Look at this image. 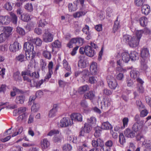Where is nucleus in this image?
Here are the masks:
<instances>
[{"instance_id":"nucleus-1","label":"nucleus","mask_w":151,"mask_h":151,"mask_svg":"<svg viewBox=\"0 0 151 151\" xmlns=\"http://www.w3.org/2000/svg\"><path fill=\"white\" fill-rule=\"evenodd\" d=\"M141 69L146 70L147 68V63L150 56L148 49L145 47L143 48L141 50Z\"/></svg>"},{"instance_id":"nucleus-2","label":"nucleus","mask_w":151,"mask_h":151,"mask_svg":"<svg viewBox=\"0 0 151 151\" xmlns=\"http://www.w3.org/2000/svg\"><path fill=\"white\" fill-rule=\"evenodd\" d=\"M123 40L124 42L128 43L129 46L132 47H137L140 41V40L136 36H132L128 35H124Z\"/></svg>"},{"instance_id":"nucleus-3","label":"nucleus","mask_w":151,"mask_h":151,"mask_svg":"<svg viewBox=\"0 0 151 151\" xmlns=\"http://www.w3.org/2000/svg\"><path fill=\"white\" fill-rule=\"evenodd\" d=\"M130 74L131 77L134 79H136L138 83L142 84L144 83L142 79L139 77V73L136 69L132 68Z\"/></svg>"},{"instance_id":"nucleus-4","label":"nucleus","mask_w":151,"mask_h":151,"mask_svg":"<svg viewBox=\"0 0 151 151\" xmlns=\"http://www.w3.org/2000/svg\"><path fill=\"white\" fill-rule=\"evenodd\" d=\"M106 78L109 87L112 89H115L118 86L117 83L115 78L112 76L108 75Z\"/></svg>"},{"instance_id":"nucleus-5","label":"nucleus","mask_w":151,"mask_h":151,"mask_svg":"<svg viewBox=\"0 0 151 151\" xmlns=\"http://www.w3.org/2000/svg\"><path fill=\"white\" fill-rule=\"evenodd\" d=\"M73 124V122L71 119L68 117H63L60 121L58 125L61 127H66Z\"/></svg>"},{"instance_id":"nucleus-6","label":"nucleus","mask_w":151,"mask_h":151,"mask_svg":"<svg viewBox=\"0 0 151 151\" xmlns=\"http://www.w3.org/2000/svg\"><path fill=\"white\" fill-rule=\"evenodd\" d=\"M44 34L43 35V41L46 42H51L53 39V35L49 32L48 29H45Z\"/></svg>"},{"instance_id":"nucleus-7","label":"nucleus","mask_w":151,"mask_h":151,"mask_svg":"<svg viewBox=\"0 0 151 151\" xmlns=\"http://www.w3.org/2000/svg\"><path fill=\"white\" fill-rule=\"evenodd\" d=\"M24 49L26 52H27L28 54L31 52L32 54L35 53V52L34 50V46L33 44L30 42H25L24 45Z\"/></svg>"},{"instance_id":"nucleus-8","label":"nucleus","mask_w":151,"mask_h":151,"mask_svg":"<svg viewBox=\"0 0 151 151\" xmlns=\"http://www.w3.org/2000/svg\"><path fill=\"white\" fill-rule=\"evenodd\" d=\"M130 27L132 32H136V35L135 36L139 39L140 40L143 33V30H140L136 31L134 23L132 21L131 22V25L130 26Z\"/></svg>"},{"instance_id":"nucleus-9","label":"nucleus","mask_w":151,"mask_h":151,"mask_svg":"<svg viewBox=\"0 0 151 151\" xmlns=\"http://www.w3.org/2000/svg\"><path fill=\"white\" fill-rule=\"evenodd\" d=\"M45 79L44 80L41 79L40 81H38L37 79L33 78L32 79V82L30 84L32 87H35L37 88H40L41 85L43 83L44 81H45Z\"/></svg>"},{"instance_id":"nucleus-10","label":"nucleus","mask_w":151,"mask_h":151,"mask_svg":"<svg viewBox=\"0 0 151 151\" xmlns=\"http://www.w3.org/2000/svg\"><path fill=\"white\" fill-rule=\"evenodd\" d=\"M71 120L78 122H81L82 120V116L81 114L79 113H74L70 115Z\"/></svg>"},{"instance_id":"nucleus-11","label":"nucleus","mask_w":151,"mask_h":151,"mask_svg":"<svg viewBox=\"0 0 151 151\" xmlns=\"http://www.w3.org/2000/svg\"><path fill=\"white\" fill-rule=\"evenodd\" d=\"M90 70L92 75H96L97 73V64L95 62L92 63L90 66Z\"/></svg>"},{"instance_id":"nucleus-12","label":"nucleus","mask_w":151,"mask_h":151,"mask_svg":"<svg viewBox=\"0 0 151 151\" xmlns=\"http://www.w3.org/2000/svg\"><path fill=\"white\" fill-rule=\"evenodd\" d=\"M95 50L91 47L89 45L86 46V55L90 57H93L95 54Z\"/></svg>"},{"instance_id":"nucleus-13","label":"nucleus","mask_w":151,"mask_h":151,"mask_svg":"<svg viewBox=\"0 0 151 151\" xmlns=\"http://www.w3.org/2000/svg\"><path fill=\"white\" fill-rule=\"evenodd\" d=\"M21 48V46L17 42H14L12 45L10 46L9 49L11 51L14 52Z\"/></svg>"},{"instance_id":"nucleus-14","label":"nucleus","mask_w":151,"mask_h":151,"mask_svg":"<svg viewBox=\"0 0 151 151\" xmlns=\"http://www.w3.org/2000/svg\"><path fill=\"white\" fill-rule=\"evenodd\" d=\"M41 146L43 149L47 148L50 145V142L45 138L41 140L40 142Z\"/></svg>"},{"instance_id":"nucleus-15","label":"nucleus","mask_w":151,"mask_h":151,"mask_svg":"<svg viewBox=\"0 0 151 151\" xmlns=\"http://www.w3.org/2000/svg\"><path fill=\"white\" fill-rule=\"evenodd\" d=\"M78 1V0L76 1L73 2V4L72 3H70L68 5V8L69 12H72L76 11L77 8V3Z\"/></svg>"},{"instance_id":"nucleus-16","label":"nucleus","mask_w":151,"mask_h":151,"mask_svg":"<svg viewBox=\"0 0 151 151\" xmlns=\"http://www.w3.org/2000/svg\"><path fill=\"white\" fill-rule=\"evenodd\" d=\"M150 11V8L149 5L147 4H144L142 5V12L143 14L147 15L149 14Z\"/></svg>"},{"instance_id":"nucleus-17","label":"nucleus","mask_w":151,"mask_h":151,"mask_svg":"<svg viewBox=\"0 0 151 151\" xmlns=\"http://www.w3.org/2000/svg\"><path fill=\"white\" fill-rule=\"evenodd\" d=\"M98 148L99 150H100L101 151H106L107 149H105L104 147V143L102 140L100 138L97 139V143Z\"/></svg>"},{"instance_id":"nucleus-18","label":"nucleus","mask_w":151,"mask_h":151,"mask_svg":"<svg viewBox=\"0 0 151 151\" xmlns=\"http://www.w3.org/2000/svg\"><path fill=\"white\" fill-rule=\"evenodd\" d=\"M0 22L3 24H8L9 22V16H0Z\"/></svg>"},{"instance_id":"nucleus-19","label":"nucleus","mask_w":151,"mask_h":151,"mask_svg":"<svg viewBox=\"0 0 151 151\" xmlns=\"http://www.w3.org/2000/svg\"><path fill=\"white\" fill-rule=\"evenodd\" d=\"M25 99V96L24 95H21L16 96L15 102L17 104H22L24 103Z\"/></svg>"},{"instance_id":"nucleus-20","label":"nucleus","mask_w":151,"mask_h":151,"mask_svg":"<svg viewBox=\"0 0 151 151\" xmlns=\"http://www.w3.org/2000/svg\"><path fill=\"white\" fill-rule=\"evenodd\" d=\"M122 60L125 63H127L130 60V55L127 52H123L121 54Z\"/></svg>"},{"instance_id":"nucleus-21","label":"nucleus","mask_w":151,"mask_h":151,"mask_svg":"<svg viewBox=\"0 0 151 151\" xmlns=\"http://www.w3.org/2000/svg\"><path fill=\"white\" fill-rule=\"evenodd\" d=\"M10 16V19L12 22L15 24L17 23L18 18L16 14L12 12L9 13Z\"/></svg>"},{"instance_id":"nucleus-22","label":"nucleus","mask_w":151,"mask_h":151,"mask_svg":"<svg viewBox=\"0 0 151 151\" xmlns=\"http://www.w3.org/2000/svg\"><path fill=\"white\" fill-rule=\"evenodd\" d=\"M101 127L102 129H110L111 130L113 131V130H112L113 128L112 127L108 122H105L103 123L101 125Z\"/></svg>"},{"instance_id":"nucleus-23","label":"nucleus","mask_w":151,"mask_h":151,"mask_svg":"<svg viewBox=\"0 0 151 151\" xmlns=\"http://www.w3.org/2000/svg\"><path fill=\"white\" fill-rule=\"evenodd\" d=\"M84 97L86 99H89L91 100L94 99L95 95L92 91H90L86 93L84 95Z\"/></svg>"},{"instance_id":"nucleus-24","label":"nucleus","mask_w":151,"mask_h":151,"mask_svg":"<svg viewBox=\"0 0 151 151\" xmlns=\"http://www.w3.org/2000/svg\"><path fill=\"white\" fill-rule=\"evenodd\" d=\"M92 129V126L86 123L84 124V127L81 129L80 132H89Z\"/></svg>"},{"instance_id":"nucleus-25","label":"nucleus","mask_w":151,"mask_h":151,"mask_svg":"<svg viewBox=\"0 0 151 151\" xmlns=\"http://www.w3.org/2000/svg\"><path fill=\"white\" fill-rule=\"evenodd\" d=\"M112 101L111 99L108 97H106L103 100V104L105 107H108L112 104Z\"/></svg>"},{"instance_id":"nucleus-26","label":"nucleus","mask_w":151,"mask_h":151,"mask_svg":"<svg viewBox=\"0 0 151 151\" xmlns=\"http://www.w3.org/2000/svg\"><path fill=\"white\" fill-rule=\"evenodd\" d=\"M142 126L139 124L138 122H136L133 125L132 127V129L134 132L140 131Z\"/></svg>"},{"instance_id":"nucleus-27","label":"nucleus","mask_w":151,"mask_h":151,"mask_svg":"<svg viewBox=\"0 0 151 151\" xmlns=\"http://www.w3.org/2000/svg\"><path fill=\"white\" fill-rule=\"evenodd\" d=\"M73 40H75L76 41L74 42L75 44H76L77 46L79 47L82 45L84 42V39L81 37H77L73 38Z\"/></svg>"},{"instance_id":"nucleus-28","label":"nucleus","mask_w":151,"mask_h":151,"mask_svg":"<svg viewBox=\"0 0 151 151\" xmlns=\"http://www.w3.org/2000/svg\"><path fill=\"white\" fill-rule=\"evenodd\" d=\"M130 58L132 60H135L139 58L138 54L135 51H132L130 55Z\"/></svg>"},{"instance_id":"nucleus-29","label":"nucleus","mask_w":151,"mask_h":151,"mask_svg":"<svg viewBox=\"0 0 151 151\" xmlns=\"http://www.w3.org/2000/svg\"><path fill=\"white\" fill-rule=\"evenodd\" d=\"M13 77L15 81L19 82H21L22 81L21 76H20V73L18 71H17L14 73Z\"/></svg>"},{"instance_id":"nucleus-30","label":"nucleus","mask_w":151,"mask_h":151,"mask_svg":"<svg viewBox=\"0 0 151 151\" xmlns=\"http://www.w3.org/2000/svg\"><path fill=\"white\" fill-rule=\"evenodd\" d=\"M96 122V118L93 116L91 117L90 118L87 119V124L91 126H94Z\"/></svg>"},{"instance_id":"nucleus-31","label":"nucleus","mask_w":151,"mask_h":151,"mask_svg":"<svg viewBox=\"0 0 151 151\" xmlns=\"http://www.w3.org/2000/svg\"><path fill=\"white\" fill-rule=\"evenodd\" d=\"M86 13V11H78L75 13L73 14V16L74 18H79L84 15Z\"/></svg>"},{"instance_id":"nucleus-32","label":"nucleus","mask_w":151,"mask_h":151,"mask_svg":"<svg viewBox=\"0 0 151 151\" xmlns=\"http://www.w3.org/2000/svg\"><path fill=\"white\" fill-rule=\"evenodd\" d=\"M139 22L141 26H145L147 24V19L145 17H142L140 19Z\"/></svg>"},{"instance_id":"nucleus-33","label":"nucleus","mask_w":151,"mask_h":151,"mask_svg":"<svg viewBox=\"0 0 151 151\" xmlns=\"http://www.w3.org/2000/svg\"><path fill=\"white\" fill-rule=\"evenodd\" d=\"M12 29L10 27H4V30L3 31V33L6 34V35L9 37L10 35V33L12 31Z\"/></svg>"},{"instance_id":"nucleus-34","label":"nucleus","mask_w":151,"mask_h":151,"mask_svg":"<svg viewBox=\"0 0 151 151\" xmlns=\"http://www.w3.org/2000/svg\"><path fill=\"white\" fill-rule=\"evenodd\" d=\"M88 145L86 143H83L82 146L79 147L78 151H86L88 149Z\"/></svg>"},{"instance_id":"nucleus-35","label":"nucleus","mask_w":151,"mask_h":151,"mask_svg":"<svg viewBox=\"0 0 151 151\" xmlns=\"http://www.w3.org/2000/svg\"><path fill=\"white\" fill-rule=\"evenodd\" d=\"M89 86L87 85L80 87L78 89V92L81 94L83 93L85 91L88 90Z\"/></svg>"},{"instance_id":"nucleus-36","label":"nucleus","mask_w":151,"mask_h":151,"mask_svg":"<svg viewBox=\"0 0 151 151\" xmlns=\"http://www.w3.org/2000/svg\"><path fill=\"white\" fill-rule=\"evenodd\" d=\"M22 19L24 21L27 22L30 19L29 15L28 14L25 13L21 15Z\"/></svg>"},{"instance_id":"nucleus-37","label":"nucleus","mask_w":151,"mask_h":151,"mask_svg":"<svg viewBox=\"0 0 151 151\" xmlns=\"http://www.w3.org/2000/svg\"><path fill=\"white\" fill-rule=\"evenodd\" d=\"M89 72L88 70H84L82 71V78L83 80H85L88 78Z\"/></svg>"},{"instance_id":"nucleus-38","label":"nucleus","mask_w":151,"mask_h":151,"mask_svg":"<svg viewBox=\"0 0 151 151\" xmlns=\"http://www.w3.org/2000/svg\"><path fill=\"white\" fill-rule=\"evenodd\" d=\"M86 63L85 61L83 59H80L78 61V65L81 68H84L86 67Z\"/></svg>"},{"instance_id":"nucleus-39","label":"nucleus","mask_w":151,"mask_h":151,"mask_svg":"<svg viewBox=\"0 0 151 151\" xmlns=\"http://www.w3.org/2000/svg\"><path fill=\"white\" fill-rule=\"evenodd\" d=\"M13 4L9 2H7L4 6L6 9L8 11H11L12 9Z\"/></svg>"},{"instance_id":"nucleus-40","label":"nucleus","mask_w":151,"mask_h":151,"mask_svg":"<svg viewBox=\"0 0 151 151\" xmlns=\"http://www.w3.org/2000/svg\"><path fill=\"white\" fill-rule=\"evenodd\" d=\"M72 148L71 145L68 144H65L62 147L63 151H71Z\"/></svg>"},{"instance_id":"nucleus-41","label":"nucleus","mask_w":151,"mask_h":151,"mask_svg":"<svg viewBox=\"0 0 151 151\" xmlns=\"http://www.w3.org/2000/svg\"><path fill=\"white\" fill-rule=\"evenodd\" d=\"M119 22L118 21V17H117L116 21H115L113 27V30L114 31V32L117 31L118 28L120 27Z\"/></svg>"},{"instance_id":"nucleus-42","label":"nucleus","mask_w":151,"mask_h":151,"mask_svg":"<svg viewBox=\"0 0 151 151\" xmlns=\"http://www.w3.org/2000/svg\"><path fill=\"white\" fill-rule=\"evenodd\" d=\"M126 83L127 86L129 87H133L134 86V84L133 81L130 78H127Z\"/></svg>"},{"instance_id":"nucleus-43","label":"nucleus","mask_w":151,"mask_h":151,"mask_svg":"<svg viewBox=\"0 0 151 151\" xmlns=\"http://www.w3.org/2000/svg\"><path fill=\"white\" fill-rule=\"evenodd\" d=\"M119 137L120 143L121 145H123L125 142V139L123 133H120Z\"/></svg>"},{"instance_id":"nucleus-44","label":"nucleus","mask_w":151,"mask_h":151,"mask_svg":"<svg viewBox=\"0 0 151 151\" xmlns=\"http://www.w3.org/2000/svg\"><path fill=\"white\" fill-rule=\"evenodd\" d=\"M24 59V55L22 54H19L16 57V60L21 62L25 60Z\"/></svg>"},{"instance_id":"nucleus-45","label":"nucleus","mask_w":151,"mask_h":151,"mask_svg":"<svg viewBox=\"0 0 151 151\" xmlns=\"http://www.w3.org/2000/svg\"><path fill=\"white\" fill-rule=\"evenodd\" d=\"M63 64L64 68L68 71L71 70V68L70 66L68 65V63L67 61L64 59L63 61Z\"/></svg>"},{"instance_id":"nucleus-46","label":"nucleus","mask_w":151,"mask_h":151,"mask_svg":"<svg viewBox=\"0 0 151 151\" xmlns=\"http://www.w3.org/2000/svg\"><path fill=\"white\" fill-rule=\"evenodd\" d=\"M43 55L45 58L50 60L51 58V54L50 52L44 51L43 52Z\"/></svg>"},{"instance_id":"nucleus-47","label":"nucleus","mask_w":151,"mask_h":151,"mask_svg":"<svg viewBox=\"0 0 151 151\" xmlns=\"http://www.w3.org/2000/svg\"><path fill=\"white\" fill-rule=\"evenodd\" d=\"M129 122V119L127 117H124L122 119L123 126L121 127V129H123L125 127H127Z\"/></svg>"},{"instance_id":"nucleus-48","label":"nucleus","mask_w":151,"mask_h":151,"mask_svg":"<svg viewBox=\"0 0 151 151\" xmlns=\"http://www.w3.org/2000/svg\"><path fill=\"white\" fill-rule=\"evenodd\" d=\"M47 24V23L45 21L44 19L40 20L38 23V26L41 27H44Z\"/></svg>"},{"instance_id":"nucleus-49","label":"nucleus","mask_w":151,"mask_h":151,"mask_svg":"<svg viewBox=\"0 0 151 151\" xmlns=\"http://www.w3.org/2000/svg\"><path fill=\"white\" fill-rule=\"evenodd\" d=\"M39 108V105L38 104H34L31 107V110L34 112L37 111Z\"/></svg>"},{"instance_id":"nucleus-50","label":"nucleus","mask_w":151,"mask_h":151,"mask_svg":"<svg viewBox=\"0 0 151 151\" xmlns=\"http://www.w3.org/2000/svg\"><path fill=\"white\" fill-rule=\"evenodd\" d=\"M24 8L26 9L29 12H31L33 10L32 6L31 3H28L26 4L24 6Z\"/></svg>"},{"instance_id":"nucleus-51","label":"nucleus","mask_w":151,"mask_h":151,"mask_svg":"<svg viewBox=\"0 0 151 151\" xmlns=\"http://www.w3.org/2000/svg\"><path fill=\"white\" fill-rule=\"evenodd\" d=\"M8 37L4 33H1L0 35V43L3 42Z\"/></svg>"},{"instance_id":"nucleus-52","label":"nucleus","mask_w":151,"mask_h":151,"mask_svg":"<svg viewBox=\"0 0 151 151\" xmlns=\"http://www.w3.org/2000/svg\"><path fill=\"white\" fill-rule=\"evenodd\" d=\"M46 51H48L50 52H53L54 51L53 46L52 45H48L45 46V47Z\"/></svg>"},{"instance_id":"nucleus-53","label":"nucleus","mask_w":151,"mask_h":151,"mask_svg":"<svg viewBox=\"0 0 151 151\" xmlns=\"http://www.w3.org/2000/svg\"><path fill=\"white\" fill-rule=\"evenodd\" d=\"M145 1V0H135L134 3L137 6H142Z\"/></svg>"},{"instance_id":"nucleus-54","label":"nucleus","mask_w":151,"mask_h":151,"mask_svg":"<svg viewBox=\"0 0 151 151\" xmlns=\"http://www.w3.org/2000/svg\"><path fill=\"white\" fill-rule=\"evenodd\" d=\"M17 33L22 35H24L25 34V31L24 30V29L20 27H17Z\"/></svg>"},{"instance_id":"nucleus-55","label":"nucleus","mask_w":151,"mask_h":151,"mask_svg":"<svg viewBox=\"0 0 151 151\" xmlns=\"http://www.w3.org/2000/svg\"><path fill=\"white\" fill-rule=\"evenodd\" d=\"M26 110V108L25 107H21L18 109V111L17 113L18 114H25V112Z\"/></svg>"},{"instance_id":"nucleus-56","label":"nucleus","mask_w":151,"mask_h":151,"mask_svg":"<svg viewBox=\"0 0 151 151\" xmlns=\"http://www.w3.org/2000/svg\"><path fill=\"white\" fill-rule=\"evenodd\" d=\"M42 42V40L40 38L37 37L35 39V41L34 42V44H35L37 45L40 46Z\"/></svg>"},{"instance_id":"nucleus-57","label":"nucleus","mask_w":151,"mask_h":151,"mask_svg":"<svg viewBox=\"0 0 151 151\" xmlns=\"http://www.w3.org/2000/svg\"><path fill=\"white\" fill-rule=\"evenodd\" d=\"M136 104L139 109H144L145 108V106L142 104V102L140 101H136Z\"/></svg>"},{"instance_id":"nucleus-58","label":"nucleus","mask_w":151,"mask_h":151,"mask_svg":"<svg viewBox=\"0 0 151 151\" xmlns=\"http://www.w3.org/2000/svg\"><path fill=\"white\" fill-rule=\"evenodd\" d=\"M40 65L41 67V69L42 70H43L46 66V62L43 60L41 59L40 61Z\"/></svg>"},{"instance_id":"nucleus-59","label":"nucleus","mask_w":151,"mask_h":151,"mask_svg":"<svg viewBox=\"0 0 151 151\" xmlns=\"http://www.w3.org/2000/svg\"><path fill=\"white\" fill-rule=\"evenodd\" d=\"M27 115H26V114H23L19 115L17 118V120L18 121H21L22 120H25L26 118Z\"/></svg>"},{"instance_id":"nucleus-60","label":"nucleus","mask_w":151,"mask_h":151,"mask_svg":"<svg viewBox=\"0 0 151 151\" xmlns=\"http://www.w3.org/2000/svg\"><path fill=\"white\" fill-rule=\"evenodd\" d=\"M53 47H55L60 48L61 47V43L58 40L55 41L52 44Z\"/></svg>"},{"instance_id":"nucleus-61","label":"nucleus","mask_w":151,"mask_h":151,"mask_svg":"<svg viewBox=\"0 0 151 151\" xmlns=\"http://www.w3.org/2000/svg\"><path fill=\"white\" fill-rule=\"evenodd\" d=\"M89 27L87 25H86L85 27H84L82 29V31L83 32L86 34H88L90 32L89 31Z\"/></svg>"},{"instance_id":"nucleus-62","label":"nucleus","mask_w":151,"mask_h":151,"mask_svg":"<svg viewBox=\"0 0 151 151\" xmlns=\"http://www.w3.org/2000/svg\"><path fill=\"white\" fill-rule=\"evenodd\" d=\"M21 74L23 77L24 76H31V72L29 70H27L25 71H22L21 73Z\"/></svg>"},{"instance_id":"nucleus-63","label":"nucleus","mask_w":151,"mask_h":151,"mask_svg":"<svg viewBox=\"0 0 151 151\" xmlns=\"http://www.w3.org/2000/svg\"><path fill=\"white\" fill-rule=\"evenodd\" d=\"M30 77L33 78H38L40 77L39 72L38 71L32 73L31 74Z\"/></svg>"},{"instance_id":"nucleus-64","label":"nucleus","mask_w":151,"mask_h":151,"mask_svg":"<svg viewBox=\"0 0 151 151\" xmlns=\"http://www.w3.org/2000/svg\"><path fill=\"white\" fill-rule=\"evenodd\" d=\"M89 82L91 84H93L97 81V78L94 76L90 77L89 78Z\"/></svg>"}]
</instances>
